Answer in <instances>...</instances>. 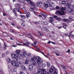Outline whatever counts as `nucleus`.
<instances>
[{
	"label": "nucleus",
	"instance_id": "nucleus-1",
	"mask_svg": "<svg viewBox=\"0 0 74 74\" xmlns=\"http://www.w3.org/2000/svg\"><path fill=\"white\" fill-rule=\"evenodd\" d=\"M37 61L36 62L38 64H40L41 63H42V61L41 60V58L39 57H37L36 58Z\"/></svg>",
	"mask_w": 74,
	"mask_h": 74
},
{
	"label": "nucleus",
	"instance_id": "nucleus-2",
	"mask_svg": "<svg viewBox=\"0 0 74 74\" xmlns=\"http://www.w3.org/2000/svg\"><path fill=\"white\" fill-rule=\"evenodd\" d=\"M62 12L61 13L60 11H56V15H64V12L63 11H61Z\"/></svg>",
	"mask_w": 74,
	"mask_h": 74
},
{
	"label": "nucleus",
	"instance_id": "nucleus-3",
	"mask_svg": "<svg viewBox=\"0 0 74 74\" xmlns=\"http://www.w3.org/2000/svg\"><path fill=\"white\" fill-rule=\"evenodd\" d=\"M50 3L48 2H46L44 3V5L45 8H48L49 7H50Z\"/></svg>",
	"mask_w": 74,
	"mask_h": 74
},
{
	"label": "nucleus",
	"instance_id": "nucleus-4",
	"mask_svg": "<svg viewBox=\"0 0 74 74\" xmlns=\"http://www.w3.org/2000/svg\"><path fill=\"white\" fill-rule=\"evenodd\" d=\"M50 6L51 7L50 8H49V10H53V9H52V8L51 7H54L55 6V4L53 3H51V4H50Z\"/></svg>",
	"mask_w": 74,
	"mask_h": 74
},
{
	"label": "nucleus",
	"instance_id": "nucleus-5",
	"mask_svg": "<svg viewBox=\"0 0 74 74\" xmlns=\"http://www.w3.org/2000/svg\"><path fill=\"white\" fill-rule=\"evenodd\" d=\"M28 3H29V4L32 6H34L35 5V3L33 2L32 1L30 0H25Z\"/></svg>",
	"mask_w": 74,
	"mask_h": 74
},
{
	"label": "nucleus",
	"instance_id": "nucleus-6",
	"mask_svg": "<svg viewBox=\"0 0 74 74\" xmlns=\"http://www.w3.org/2000/svg\"><path fill=\"white\" fill-rule=\"evenodd\" d=\"M16 62H15L14 61H11V64L12 66H15L16 67V63L17 62H18V60H17L16 59Z\"/></svg>",
	"mask_w": 74,
	"mask_h": 74
},
{
	"label": "nucleus",
	"instance_id": "nucleus-7",
	"mask_svg": "<svg viewBox=\"0 0 74 74\" xmlns=\"http://www.w3.org/2000/svg\"><path fill=\"white\" fill-rule=\"evenodd\" d=\"M52 68L55 71L53 73V74H58V70L55 67V66H52Z\"/></svg>",
	"mask_w": 74,
	"mask_h": 74
},
{
	"label": "nucleus",
	"instance_id": "nucleus-8",
	"mask_svg": "<svg viewBox=\"0 0 74 74\" xmlns=\"http://www.w3.org/2000/svg\"><path fill=\"white\" fill-rule=\"evenodd\" d=\"M17 63L16 65V67H21L22 66V64L21 63V62H17Z\"/></svg>",
	"mask_w": 74,
	"mask_h": 74
},
{
	"label": "nucleus",
	"instance_id": "nucleus-9",
	"mask_svg": "<svg viewBox=\"0 0 74 74\" xmlns=\"http://www.w3.org/2000/svg\"><path fill=\"white\" fill-rule=\"evenodd\" d=\"M23 56H25V57H26L27 56V54L26 53V51H25V49L23 50Z\"/></svg>",
	"mask_w": 74,
	"mask_h": 74
},
{
	"label": "nucleus",
	"instance_id": "nucleus-10",
	"mask_svg": "<svg viewBox=\"0 0 74 74\" xmlns=\"http://www.w3.org/2000/svg\"><path fill=\"white\" fill-rule=\"evenodd\" d=\"M33 69V64L30 65L29 66V70L30 71H32Z\"/></svg>",
	"mask_w": 74,
	"mask_h": 74
},
{
	"label": "nucleus",
	"instance_id": "nucleus-11",
	"mask_svg": "<svg viewBox=\"0 0 74 74\" xmlns=\"http://www.w3.org/2000/svg\"><path fill=\"white\" fill-rule=\"evenodd\" d=\"M36 4L37 6H38L39 7H41L42 6V3L41 2H38L36 3Z\"/></svg>",
	"mask_w": 74,
	"mask_h": 74
},
{
	"label": "nucleus",
	"instance_id": "nucleus-12",
	"mask_svg": "<svg viewBox=\"0 0 74 74\" xmlns=\"http://www.w3.org/2000/svg\"><path fill=\"white\" fill-rule=\"evenodd\" d=\"M41 15H42L43 16H45V17H47L48 16V15L47 14L44 12H41L40 13Z\"/></svg>",
	"mask_w": 74,
	"mask_h": 74
},
{
	"label": "nucleus",
	"instance_id": "nucleus-13",
	"mask_svg": "<svg viewBox=\"0 0 74 74\" xmlns=\"http://www.w3.org/2000/svg\"><path fill=\"white\" fill-rule=\"evenodd\" d=\"M20 52V51L19 50H18L17 51V53L16 54V55L17 56H19V53Z\"/></svg>",
	"mask_w": 74,
	"mask_h": 74
},
{
	"label": "nucleus",
	"instance_id": "nucleus-14",
	"mask_svg": "<svg viewBox=\"0 0 74 74\" xmlns=\"http://www.w3.org/2000/svg\"><path fill=\"white\" fill-rule=\"evenodd\" d=\"M36 58V57L34 56L32 58L31 60L32 61H35Z\"/></svg>",
	"mask_w": 74,
	"mask_h": 74
},
{
	"label": "nucleus",
	"instance_id": "nucleus-15",
	"mask_svg": "<svg viewBox=\"0 0 74 74\" xmlns=\"http://www.w3.org/2000/svg\"><path fill=\"white\" fill-rule=\"evenodd\" d=\"M5 44H6L5 42H4V44L3 45V47L5 49H5H7V48L6 47H7V46Z\"/></svg>",
	"mask_w": 74,
	"mask_h": 74
},
{
	"label": "nucleus",
	"instance_id": "nucleus-16",
	"mask_svg": "<svg viewBox=\"0 0 74 74\" xmlns=\"http://www.w3.org/2000/svg\"><path fill=\"white\" fill-rule=\"evenodd\" d=\"M26 16L27 17V18H29V17L30 16V12H28L27 13Z\"/></svg>",
	"mask_w": 74,
	"mask_h": 74
},
{
	"label": "nucleus",
	"instance_id": "nucleus-17",
	"mask_svg": "<svg viewBox=\"0 0 74 74\" xmlns=\"http://www.w3.org/2000/svg\"><path fill=\"white\" fill-rule=\"evenodd\" d=\"M21 69L22 70L24 71H25V70H26V67H25V66H23L21 67Z\"/></svg>",
	"mask_w": 74,
	"mask_h": 74
},
{
	"label": "nucleus",
	"instance_id": "nucleus-18",
	"mask_svg": "<svg viewBox=\"0 0 74 74\" xmlns=\"http://www.w3.org/2000/svg\"><path fill=\"white\" fill-rule=\"evenodd\" d=\"M28 37H29V38H31V39L33 40L32 36L30 34H28Z\"/></svg>",
	"mask_w": 74,
	"mask_h": 74
},
{
	"label": "nucleus",
	"instance_id": "nucleus-19",
	"mask_svg": "<svg viewBox=\"0 0 74 74\" xmlns=\"http://www.w3.org/2000/svg\"><path fill=\"white\" fill-rule=\"evenodd\" d=\"M8 34H7V33H4L3 34V35L4 37H7V36H8L7 35Z\"/></svg>",
	"mask_w": 74,
	"mask_h": 74
},
{
	"label": "nucleus",
	"instance_id": "nucleus-20",
	"mask_svg": "<svg viewBox=\"0 0 74 74\" xmlns=\"http://www.w3.org/2000/svg\"><path fill=\"white\" fill-rule=\"evenodd\" d=\"M11 57L12 58H16V56L14 54H13L12 55Z\"/></svg>",
	"mask_w": 74,
	"mask_h": 74
},
{
	"label": "nucleus",
	"instance_id": "nucleus-21",
	"mask_svg": "<svg viewBox=\"0 0 74 74\" xmlns=\"http://www.w3.org/2000/svg\"><path fill=\"white\" fill-rule=\"evenodd\" d=\"M60 10L62 11H64V10H66V8L65 7H61L60 8Z\"/></svg>",
	"mask_w": 74,
	"mask_h": 74
},
{
	"label": "nucleus",
	"instance_id": "nucleus-22",
	"mask_svg": "<svg viewBox=\"0 0 74 74\" xmlns=\"http://www.w3.org/2000/svg\"><path fill=\"white\" fill-rule=\"evenodd\" d=\"M73 11V10L70 8H69L68 11V12H70H70H71Z\"/></svg>",
	"mask_w": 74,
	"mask_h": 74
},
{
	"label": "nucleus",
	"instance_id": "nucleus-23",
	"mask_svg": "<svg viewBox=\"0 0 74 74\" xmlns=\"http://www.w3.org/2000/svg\"><path fill=\"white\" fill-rule=\"evenodd\" d=\"M20 6V5H19V4L18 3H16L15 5V7L16 8H18V7H19Z\"/></svg>",
	"mask_w": 74,
	"mask_h": 74
},
{
	"label": "nucleus",
	"instance_id": "nucleus-24",
	"mask_svg": "<svg viewBox=\"0 0 74 74\" xmlns=\"http://www.w3.org/2000/svg\"><path fill=\"white\" fill-rule=\"evenodd\" d=\"M7 60L9 63H11V59H10V58H8L7 59Z\"/></svg>",
	"mask_w": 74,
	"mask_h": 74
},
{
	"label": "nucleus",
	"instance_id": "nucleus-25",
	"mask_svg": "<svg viewBox=\"0 0 74 74\" xmlns=\"http://www.w3.org/2000/svg\"><path fill=\"white\" fill-rule=\"evenodd\" d=\"M31 11H32V12H33V13H34V14H35V15H36L37 16V13L35 12V11H32V10H30Z\"/></svg>",
	"mask_w": 74,
	"mask_h": 74
},
{
	"label": "nucleus",
	"instance_id": "nucleus-26",
	"mask_svg": "<svg viewBox=\"0 0 74 74\" xmlns=\"http://www.w3.org/2000/svg\"><path fill=\"white\" fill-rule=\"evenodd\" d=\"M66 7H70V6H71V4H70L68 3H66Z\"/></svg>",
	"mask_w": 74,
	"mask_h": 74
},
{
	"label": "nucleus",
	"instance_id": "nucleus-27",
	"mask_svg": "<svg viewBox=\"0 0 74 74\" xmlns=\"http://www.w3.org/2000/svg\"><path fill=\"white\" fill-rule=\"evenodd\" d=\"M61 67L63 69H64V70H66V67L65 66H64L63 65L61 66Z\"/></svg>",
	"mask_w": 74,
	"mask_h": 74
},
{
	"label": "nucleus",
	"instance_id": "nucleus-28",
	"mask_svg": "<svg viewBox=\"0 0 74 74\" xmlns=\"http://www.w3.org/2000/svg\"><path fill=\"white\" fill-rule=\"evenodd\" d=\"M62 21H64V22H68V21H69V19L64 18L62 19Z\"/></svg>",
	"mask_w": 74,
	"mask_h": 74
},
{
	"label": "nucleus",
	"instance_id": "nucleus-29",
	"mask_svg": "<svg viewBox=\"0 0 74 74\" xmlns=\"http://www.w3.org/2000/svg\"><path fill=\"white\" fill-rule=\"evenodd\" d=\"M33 64L34 66H36L37 64V63H36V62L35 61H34L33 62Z\"/></svg>",
	"mask_w": 74,
	"mask_h": 74
},
{
	"label": "nucleus",
	"instance_id": "nucleus-30",
	"mask_svg": "<svg viewBox=\"0 0 74 74\" xmlns=\"http://www.w3.org/2000/svg\"><path fill=\"white\" fill-rule=\"evenodd\" d=\"M20 59H22L23 58V55L21 54L20 55V57H19Z\"/></svg>",
	"mask_w": 74,
	"mask_h": 74
},
{
	"label": "nucleus",
	"instance_id": "nucleus-31",
	"mask_svg": "<svg viewBox=\"0 0 74 74\" xmlns=\"http://www.w3.org/2000/svg\"><path fill=\"white\" fill-rule=\"evenodd\" d=\"M20 16L22 18H23V19H25V15H20Z\"/></svg>",
	"mask_w": 74,
	"mask_h": 74
},
{
	"label": "nucleus",
	"instance_id": "nucleus-32",
	"mask_svg": "<svg viewBox=\"0 0 74 74\" xmlns=\"http://www.w3.org/2000/svg\"><path fill=\"white\" fill-rule=\"evenodd\" d=\"M71 33L69 34V36H70V37H74V35H71Z\"/></svg>",
	"mask_w": 74,
	"mask_h": 74
},
{
	"label": "nucleus",
	"instance_id": "nucleus-33",
	"mask_svg": "<svg viewBox=\"0 0 74 74\" xmlns=\"http://www.w3.org/2000/svg\"><path fill=\"white\" fill-rule=\"evenodd\" d=\"M42 67H43V68H44L46 66V64H43L42 65Z\"/></svg>",
	"mask_w": 74,
	"mask_h": 74
},
{
	"label": "nucleus",
	"instance_id": "nucleus-34",
	"mask_svg": "<svg viewBox=\"0 0 74 74\" xmlns=\"http://www.w3.org/2000/svg\"><path fill=\"white\" fill-rule=\"evenodd\" d=\"M51 68H52V66H51ZM53 69H52V68L51 69H50V72H51V73H52V72H53Z\"/></svg>",
	"mask_w": 74,
	"mask_h": 74
},
{
	"label": "nucleus",
	"instance_id": "nucleus-35",
	"mask_svg": "<svg viewBox=\"0 0 74 74\" xmlns=\"http://www.w3.org/2000/svg\"><path fill=\"white\" fill-rule=\"evenodd\" d=\"M47 67H50V63L48 62H47Z\"/></svg>",
	"mask_w": 74,
	"mask_h": 74
},
{
	"label": "nucleus",
	"instance_id": "nucleus-36",
	"mask_svg": "<svg viewBox=\"0 0 74 74\" xmlns=\"http://www.w3.org/2000/svg\"><path fill=\"white\" fill-rule=\"evenodd\" d=\"M25 64H29V60H26L25 62Z\"/></svg>",
	"mask_w": 74,
	"mask_h": 74
},
{
	"label": "nucleus",
	"instance_id": "nucleus-37",
	"mask_svg": "<svg viewBox=\"0 0 74 74\" xmlns=\"http://www.w3.org/2000/svg\"><path fill=\"white\" fill-rule=\"evenodd\" d=\"M67 27V25H65L63 26V27L64 29H66V27Z\"/></svg>",
	"mask_w": 74,
	"mask_h": 74
},
{
	"label": "nucleus",
	"instance_id": "nucleus-38",
	"mask_svg": "<svg viewBox=\"0 0 74 74\" xmlns=\"http://www.w3.org/2000/svg\"><path fill=\"white\" fill-rule=\"evenodd\" d=\"M65 3H66V1H64L62 2V4H64Z\"/></svg>",
	"mask_w": 74,
	"mask_h": 74
},
{
	"label": "nucleus",
	"instance_id": "nucleus-39",
	"mask_svg": "<svg viewBox=\"0 0 74 74\" xmlns=\"http://www.w3.org/2000/svg\"><path fill=\"white\" fill-rule=\"evenodd\" d=\"M38 33H39L40 34V36H42V35H43V34L42 33H41V32H38Z\"/></svg>",
	"mask_w": 74,
	"mask_h": 74
},
{
	"label": "nucleus",
	"instance_id": "nucleus-40",
	"mask_svg": "<svg viewBox=\"0 0 74 74\" xmlns=\"http://www.w3.org/2000/svg\"><path fill=\"white\" fill-rule=\"evenodd\" d=\"M13 71H14V72H16V68H14L13 69Z\"/></svg>",
	"mask_w": 74,
	"mask_h": 74
},
{
	"label": "nucleus",
	"instance_id": "nucleus-41",
	"mask_svg": "<svg viewBox=\"0 0 74 74\" xmlns=\"http://www.w3.org/2000/svg\"><path fill=\"white\" fill-rule=\"evenodd\" d=\"M57 20H58V21H62V19L58 18L57 19Z\"/></svg>",
	"mask_w": 74,
	"mask_h": 74
},
{
	"label": "nucleus",
	"instance_id": "nucleus-42",
	"mask_svg": "<svg viewBox=\"0 0 74 74\" xmlns=\"http://www.w3.org/2000/svg\"><path fill=\"white\" fill-rule=\"evenodd\" d=\"M42 71L43 72H45L46 71V70H45V69H42Z\"/></svg>",
	"mask_w": 74,
	"mask_h": 74
},
{
	"label": "nucleus",
	"instance_id": "nucleus-43",
	"mask_svg": "<svg viewBox=\"0 0 74 74\" xmlns=\"http://www.w3.org/2000/svg\"><path fill=\"white\" fill-rule=\"evenodd\" d=\"M54 18H56V19H57L58 18V17L57 16H54Z\"/></svg>",
	"mask_w": 74,
	"mask_h": 74
},
{
	"label": "nucleus",
	"instance_id": "nucleus-44",
	"mask_svg": "<svg viewBox=\"0 0 74 74\" xmlns=\"http://www.w3.org/2000/svg\"><path fill=\"white\" fill-rule=\"evenodd\" d=\"M44 30H45V31H48V29L47 28H45L44 29Z\"/></svg>",
	"mask_w": 74,
	"mask_h": 74
},
{
	"label": "nucleus",
	"instance_id": "nucleus-45",
	"mask_svg": "<svg viewBox=\"0 0 74 74\" xmlns=\"http://www.w3.org/2000/svg\"><path fill=\"white\" fill-rule=\"evenodd\" d=\"M21 26L22 27H25V25L24 24H22L21 25Z\"/></svg>",
	"mask_w": 74,
	"mask_h": 74
},
{
	"label": "nucleus",
	"instance_id": "nucleus-46",
	"mask_svg": "<svg viewBox=\"0 0 74 74\" xmlns=\"http://www.w3.org/2000/svg\"><path fill=\"white\" fill-rule=\"evenodd\" d=\"M17 9L16 8H14V12H16V11H17Z\"/></svg>",
	"mask_w": 74,
	"mask_h": 74
},
{
	"label": "nucleus",
	"instance_id": "nucleus-47",
	"mask_svg": "<svg viewBox=\"0 0 74 74\" xmlns=\"http://www.w3.org/2000/svg\"><path fill=\"white\" fill-rule=\"evenodd\" d=\"M44 25H47V23L46 22H44Z\"/></svg>",
	"mask_w": 74,
	"mask_h": 74
},
{
	"label": "nucleus",
	"instance_id": "nucleus-48",
	"mask_svg": "<svg viewBox=\"0 0 74 74\" xmlns=\"http://www.w3.org/2000/svg\"><path fill=\"white\" fill-rule=\"evenodd\" d=\"M28 57H30V56H31V54L28 53Z\"/></svg>",
	"mask_w": 74,
	"mask_h": 74
},
{
	"label": "nucleus",
	"instance_id": "nucleus-49",
	"mask_svg": "<svg viewBox=\"0 0 74 74\" xmlns=\"http://www.w3.org/2000/svg\"><path fill=\"white\" fill-rule=\"evenodd\" d=\"M3 56V54L0 53V57H1V58H2Z\"/></svg>",
	"mask_w": 74,
	"mask_h": 74
},
{
	"label": "nucleus",
	"instance_id": "nucleus-50",
	"mask_svg": "<svg viewBox=\"0 0 74 74\" xmlns=\"http://www.w3.org/2000/svg\"><path fill=\"white\" fill-rule=\"evenodd\" d=\"M21 21H22V22H25V19H22L21 20Z\"/></svg>",
	"mask_w": 74,
	"mask_h": 74
},
{
	"label": "nucleus",
	"instance_id": "nucleus-51",
	"mask_svg": "<svg viewBox=\"0 0 74 74\" xmlns=\"http://www.w3.org/2000/svg\"><path fill=\"white\" fill-rule=\"evenodd\" d=\"M22 9L24 11H25L26 10V9L24 7H23L22 8Z\"/></svg>",
	"mask_w": 74,
	"mask_h": 74
},
{
	"label": "nucleus",
	"instance_id": "nucleus-52",
	"mask_svg": "<svg viewBox=\"0 0 74 74\" xmlns=\"http://www.w3.org/2000/svg\"><path fill=\"white\" fill-rule=\"evenodd\" d=\"M73 2H74V1L73 0H71L70 1V3H73Z\"/></svg>",
	"mask_w": 74,
	"mask_h": 74
},
{
	"label": "nucleus",
	"instance_id": "nucleus-53",
	"mask_svg": "<svg viewBox=\"0 0 74 74\" xmlns=\"http://www.w3.org/2000/svg\"><path fill=\"white\" fill-rule=\"evenodd\" d=\"M50 23H51V24H52V25H54V23H53V22L52 21L50 22Z\"/></svg>",
	"mask_w": 74,
	"mask_h": 74
},
{
	"label": "nucleus",
	"instance_id": "nucleus-54",
	"mask_svg": "<svg viewBox=\"0 0 74 74\" xmlns=\"http://www.w3.org/2000/svg\"><path fill=\"white\" fill-rule=\"evenodd\" d=\"M18 1L20 2V3H22L23 2V0H18Z\"/></svg>",
	"mask_w": 74,
	"mask_h": 74
},
{
	"label": "nucleus",
	"instance_id": "nucleus-55",
	"mask_svg": "<svg viewBox=\"0 0 74 74\" xmlns=\"http://www.w3.org/2000/svg\"><path fill=\"white\" fill-rule=\"evenodd\" d=\"M20 74H25V73H24L23 72H21L20 73Z\"/></svg>",
	"mask_w": 74,
	"mask_h": 74
},
{
	"label": "nucleus",
	"instance_id": "nucleus-56",
	"mask_svg": "<svg viewBox=\"0 0 74 74\" xmlns=\"http://www.w3.org/2000/svg\"><path fill=\"white\" fill-rule=\"evenodd\" d=\"M67 52H68V53H70V49H69L68 51H67Z\"/></svg>",
	"mask_w": 74,
	"mask_h": 74
},
{
	"label": "nucleus",
	"instance_id": "nucleus-57",
	"mask_svg": "<svg viewBox=\"0 0 74 74\" xmlns=\"http://www.w3.org/2000/svg\"><path fill=\"white\" fill-rule=\"evenodd\" d=\"M56 9L57 10H59V6H56Z\"/></svg>",
	"mask_w": 74,
	"mask_h": 74
},
{
	"label": "nucleus",
	"instance_id": "nucleus-58",
	"mask_svg": "<svg viewBox=\"0 0 74 74\" xmlns=\"http://www.w3.org/2000/svg\"><path fill=\"white\" fill-rule=\"evenodd\" d=\"M69 19H71L73 18V17H72V16H69Z\"/></svg>",
	"mask_w": 74,
	"mask_h": 74
},
{
	"label": "nucleus",
	"instance_id": "nucleus-59",
	"mask_svg": "<svg viewBox=\"0 0 74 74\" xmlns=\"http://www.w3.org/2000/svg\"><path fill=\"white\" fill-rule=\"evenodd\" d=\"M26 13H27V11H24V13L25 14H26Z\"/></svg>",
	"mask_w": 74,
	"mask_h": 74
},
{
	"label": "nucleus",
	"instance_id": "nucleus-60",
	"mask_svg": "<svg viewBox=\"0 0 74 74\" xmlns=\"http://www.w3.org/2000/svg\"><path fill=\"white\" fill-rule=\"evenodd\" d=\"M48 74H52V72L50 71H49V72H48Z\"/></svg>",
	"mask_w": 74,
	"mask_h": 74
},
{
	"label": "nucleus",
	"instance_id": "nucleus-61",
	"mask_svg": "<svg viewBox=\"0 0 74 74\" xmlns=\"http://www.w3.org/2000/svg\"><path fill=\"white\" fill-rule=\"evenodd\" d=\"M32 46H34V47H36V45H34V44H32Z\"/></svg>",
	"mask_w": 74,
	"mask_h": 74
},
{
	"label": "nucleus",
	"instance_id": "nucleus-62",
	"mask_svg": "<svg viewBox=\"0 0 74 74\" xmlns=\"http://www.w3.org/2000/svg\"><path fill=\"white\" fill-rule=\"evenodd\" d=\"M30 9H31V10H32V11H34V9H33V8H30Z\"/></svg>",
	"mask_w": 74,
	"mask_h": 74
},
{
	"label": "nucleus",
	"instance_id": "nucleus-63",
	"mask_svg": "<svg viewBox=\"0 0 74 74\" xmlns=\"http://www.w3.org/2000/svg\"><path fill=\"white\" fill-rule=\"evenodd\" d=\"M51 42V41H49V42H48L47 44H50Z\"/></svg>",
	"mask_w": 74,
	"mask_h": 74
},
{
	"label": "nucleus",
	"instance_id": "nucleus-64",
	"mask_svg": "<svg viewBox=\"0 0 74 74\" xmlns=\"http://www.w3.org/2000/svg\"><path fill=\"white\" fill-rule=\"evenodd\" d=\"M34 44H36L37 43V42H36V41H34Z\"/></svg>",
	"mask_w": 74,
	"mask_h": 74
}]
</instances>
